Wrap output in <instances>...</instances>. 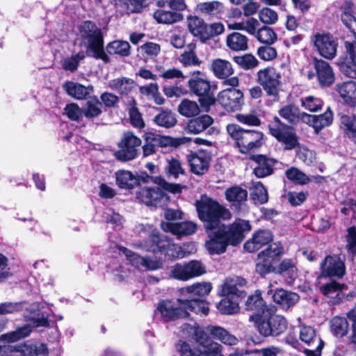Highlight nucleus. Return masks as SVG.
Here are the masks:
<instances>
[{
	"mask_svg": "<svg viewBox=\"0 0 356 356\" xmlns=\"http://www.w3.org/2000/svg\"><path fill=\"white\" fill-rule=\"evenodd\" d=\"M195 207L208 236L205 248L211 255L225 253L229 245L238 246L244 240L245 232L251 230L250 222L243 219L228 225L223 223L222 221L232 218L231 212L206 193L195 201Z\"/></svg>",
	"mask_w": 356,
	"mask_h": 356,
	"instance_id": "nucleus-1",
	"label": "nucleus"
},
{
	"mask_svg": "<svg viewBox=\"0 0 356 356\" xmlns=\"http://www.w3.org/2000/svg\"><path fill=\"white\" fill-rule=\"evenodd\" d=\"M269 134L284 145V150L296 149V156L306 163L310 152L307 147L301 145L296 129L283 122L280 118L274 116L273 121L268 125Z\"/></svg>",
	"mask_w": 356,
	"mask_h": 356,
	"instance_id": "nucleus-2",
	"label": "nucleus"
},
{
	"mask_svg": "<svg viewBox=\"0 0 356 356\" xmlns=\"http://www.w3.org/2000/svg\"><path fill=\"white\" fill-rule=\"evenodd\" d=\"M227 131L240 153L250 154L266 145V138L261 131L244 129L238 124L227 125Z\"/></svg>",
	"mask_w": 356,
	"mask_h": 356,
	"instance_id": "nucleus-3",
	"label": "nucleus"
},
{
	"mask_svg": "<svg viewBox=\"0 0 356 356\" xmlns=\"http://www.w3.org/2000/svg\"><path fill=\"white\" fill-rule=\"evenodd\" d=\"M78 31L82 40L88 41L86 45L88 57L109 63L111 58L104 49L103 32L96 23L91 20H85L79 25Z\"/></svg>",
	"mask_w": 356,
	"mask_h": 356,
	"instance_id": "nucleus-4",
	"label": "nucleus"
},
{
	"mask_svg": "<svg viewBox=\"0 0 356 356\" xmlns=\"http://www.w3.org/2000/svg\"><path fill=\"white\" fill-rule=\"evenodd\" d=\"M252 322L257 332L264 337H277L288 327L287 320L282 315L276 314L274 306L264 314L257 316Z\"/></svg>",
	"mask_w": 356,
	"mask_h": 356,
	"instance_id": "nucleus-5",
	"label": "nucleus"
},
{
	"mask_svg": "<svg viewBox=\"0 0 356 356\" xmlns=\"http://www.w3.org/2000/svg\"><path fill=\"white\" fill-rule=\"evenodd\" d=\"M188 91L197 97L201 108L206 112L215 105L218 84L207 77L191 76L188 81Z\"/></svg>",
	"mask_w": 356,
	"mask_h": 356,
	"instance_id": "nucleus-6",
	"label": "nucleus"
},
{
	"mask_svg": "<svg viewBox=\"0 0 356 356\" xmlns=\"http://www.w3.org/2000/svg\"><path fill=\"white\" fill-rule=\"evenodd\" d=\"M187 27L188 32L202 44L207 43L225 31L222 23L218 22L208 24L197 15L187 17Z\"/></svg>",
	"mask_w": 356,
	"mask_h": 356,
	"instance_id": "nucleus-7",
	"label": "nucleus"
},
{
	"mask_svg": "<svg viewBox=\"0 0 356 356\" xmlns=\"http://www.w3.org/2000/svg\"><path fill=\"white\" fill-rule=\"evenodd\" d=\"M284 254V248L280 242L273 243L267 248L260 252L257 255L255 265V273L262 278L268 274L276 272L274 264L280 260Z\"/></svg>",
	"mask_w": 356,
	"mask_h": 356,
	"instance_id": "nucleus-8",
	"label": "nucleus"
},
{
	"mask_svg": "<svg viewBox=\"0 0 356 356\" xmlns=\"http://www.w3.org/2000/svg\"><path fill=\"white\" fill-rule=\"evenodd\" d=\"M219 294L223 298L217 304L218 311L222 314H233L238 312V300L245 298L246 292L238 289L235 285L224 284Z\"/></svg>",
	"mask_w": 356,
	"mask_h": 356,
	"instance_id": "nucleus-9",
	"label": "nucleus"
},
{
	"mask_svg": "<svg viewBox=\"0 0 356 356\" xmlns=\"http://www.w3.org/2000/svg\"><path fill=\"white\" fill-rule=\"evenodd\" d=\"M281 74L273 66H267L257 72V82L268 97L277 98L282 85Z\"/></svg>",
	"mask_w": 356,
	"mask_h": 356,
	"instance_id": "nucleus-10",
	"label": "nucleus"
},
{
	"mask_svg": "<svg viewBox=\"0 0 356 356\" xmlns=\"http://www.w3.org/2000/svg\"><path fill=\"white\" fill-rule=\"evenodd\" d=\"M316 52L327 60H332L337 56L338 39L330 32L318 31L311 38Z\"/></svg>",
	"mask_w": 356,
	"mask_h": 356,
	"instance_id": "nucleus-11",
	"label": "nucleus"
},
{
	"mask_svg": "<svg viewBox=\"0 0 356 356\" xmlns=\"http://www.w3.org/2000/svg\"><path fill=\"white\" fill-rule=\"evenodd\" d=\"M141 140L131 131H124L121 140L118 143V149L113 154L120 161L127 162L135 159L138 154V147L141 145Z\"/></svg>",
	"mask_w": 356,
	"mask_h": 356,
	"instance_id": "nucleus-12",
	"label": "nucleus"
},
{
	"mask_svg": "<svg viewBox=\"0 0 356 356\" xmlns=\"http://www.w3.org/2000/svg\"><path fill=\"white\" fill-rule=\"evenodd\" d=\"M320 270L318 279L343 278L346 273L344 256L339 254L327 255L320 264Z\"/></svg>",
	"mask_w": 356,
	"mask_h": 356,
	"instance_id": "nucleus-13",
	"label": "nucleus"
},
{
	"mask_svg": "<svg viewBox=\"0 0 356 356\" xmlns=\"http://www.w3.org/2000/svg\"><path fill=\"white\" fill-rule=\"evenodd\" d=\"M216 102L229 113L241 111L245 104L243 92L233 88L224 89L215 96Z\"/></svg>",
	"mask_w": 356,
	"mask_h": 356,
	"instance_id": "nucleus-14",
	"label": "nucleus"
},
{
	"mask_svg": "<svg viewBox=\"0 0 356 356\" xmlns=\"http://www.w3.org/2000/svg\"><path fill=\"white\" fill-rule=\"evenodd\" d=\"M344 51L338 59L339 69L346 75L356 79V42H344Z\"/></svg>",
	"mask_w": 356,
	"mask_h": 356,
	"instance_id": "nucleus-15",
	"label": "nucleus"
},
{
	"mask_svg": "<svg viewBox=\"0 0 356 356\" xmlns=\"http://www.w3.org/2000/svg\"><path fill=\"white\" fill-rule=\"evenodd\" d=\"M198 331H202L205 334V337L212 343H216L214 340L220 341L222 343L233 346L238 344V339L225 328L219 325H209L204 327L199 325L196 326Z\"/></svg>",
	"mask_w": 356,
	"mask_h": 356,
	"instance_id": "nucleus-16",
	"label": "nucleus"
},
{
	"mask_svg": "<svg viewBox=\"0 0 356 356\" xmlns=\"http://www.w3.org/2000/svg\"><path fill=\"white\" fill-rule=\"evenodd\" d=\"M312 64L318 85L321 88L330 87L335 81L334 72L331 65L316 57L312 58Z\"/></svg>",
	"mask_w": 356,
	"mask_h": 356,
	"instance_id": "nucleus-17",
	"label": "nucleus"
},
{
	"mask_svg": "<svg viewBox=\"0 0 356 356\" xmlns=\"http://www.w3.org/2000/svg\"><path fill=\"white\" fill-rule=\"evenodd\" d=\"M250 159L256 164L252 173L257 178H264L274 173V166L277 163L275 159L259 154H252Z\"/></svg>",
	"mask_w": 356,
	"mask_h": 356,
	"instance_id": "nucleus-18",
	"label": "nucleus"
},
{
	"mask_svg": "<svg viewBox=\"0 0 356 356\" xmlns=\"http://www.w3.org/2000/svg\"><path fill=\"white\" fill-rule=\"evenodd\" d=\"M186 159L193 174L203 175L209 170L211 158L206 151L191 152Z\"/></svg>",
	"mask_w": 356,
	"mask_h": 356,
	"instance_id": "nucleus-19",
	"label": "nucleus"
},
{
	"mask_svg": "<svg viewBox=\"0 0 356 356\" xmlns=\"http://www.w3.org/2000/svg\"><path fill=\"white\" fill-rule=\"evenodd\" d=\"M271 307L266 305L262 297L261 291L259 289L248 296L245 303V309L252 312L250 316L251 321L256 320L257 316L262 315L266 311H268Z\"/></svg>",
	"mask_w": 356,
	"mask_h": 356,
	"instance_id": "nucleus-20",
	"label": "nucleus"
},
{
	"mask_svg": "<svg viewBox=\"0 0 356 356\" xmlns=\"http://www.w3.org/2000/svg\"><path fill=\"white\" fill-rule=\"evenodd\" d=\"M273 239V235L270 230L260 229L255 231L252 237L243 244V248L248 252H255L269 244Z\"/></svg>",
	"mask_w": 356,
	"mask_h": 356,
	"instance_id": "nucleus-21",
	"label": "nucleus"
},
{
	"mask_svg": "<svg viewBox=\"0 0 356 356\" xmlns=\"http://www.w3.org/2000/svg\"><path fill=\"white\" fill-rule=\"evenodd\" d=\"M179 305H182L186 311L193 312L197 314L208 315L209 312V303L205 300L188 296H179L177 299Z\"/></svg>",
	"mask_w": 356,
	"mask_h": 356,
	"instance_id": "nucleus-22",
	"label": "nucleus"
},
{
	"mask_svg": "<svg viewBox=\"0 0 356 356\" xmlns=\"http://www.w3.org/2000/svg\"><path fill=\"white\" fill-rule=\"evenodd\" d=\"M165 196L159 187H143L136 193V198L147 206L157 207Z\"/></svg>",
	"mask_w": 356,
	"mask_h": 356,
	"instance_id": "nucleus-23",
	"label": "nucleus"
},
{
	"mask_svg": "<svg viewBox=\"0 0 356 356\" xmlns=\"http://www.w3.org/2000/svg\"><path fill=\"white\" fill-rule=\"evenodd\" d=\"M272 298L273 300L284 310L293 307L300 300V296L297 293L283 288H276Z\"/></svg>",
	"mask_w": 356,
	"mask_h": 356,
	"instance_id": "nucleus-24",
	"label": "nucleus"
},
{
	"mask_svg": "<svg viewBox=\"0 0 356 356\" xmlns=\"http://www.w3.org/2000/svg\"><path fill=\"white\" fill-rule=\"evenodd\" d=\"M157 309L165 322L175 321L179 318H188L190 316L189 312L184 309L182 305H179V307H174L166 304L163 300L159 302Z\"/></svg>",
	"mask_w": 356,
	"mask_h": 356,
	"instance_id": "nucleus-25",
	"label": "nucleus"
},
{
	"mask_svg": "<svg viewBox=\"0 0 356 356\" xmlns=\"http://www.w3.org/2000/svg\"><path fill=\"white\" fill-rule=\"evenodd\" d=\"M145 134L154 145L155 147H172L177 148L186 142L185 137H172L170 136L161 135L153 132H145Z\"/></svg>",
	"mask_w": 356,
	"mask_h": 356,
	"instance_id": "nucleus-26",
	"label": "nucleus"
},
{
	"mask_svg": "<svg viewBox=\"0 0 356 356\" xmlns=\"http://www.w3.org/2000/svg\"><path fill=\"white\" fill-rule=\"evenodd\" d=\"M14 356H45L49 353V349L44 343H26L15 345L13 347Z\"/></svg>",
	"mask_w": 356,
	"mask_h": 356,
	"instance_id": "nucleus-27",
	"label": "nucleus"
},
{
	"mask_svg": "<svg viewBox=\"0 0 356 356\" xmlns=\"http://www.w3.org/2000/svg\"><path fill=\"white\" fill-rule=\"evenodd\" d=\"M149 250L154 253L168 254L172 243L168 237L159 233H152L147 241Z\"/></svg>",
	"mask_w": 356,
	"mask_h": 356,
	"instance_id": "nucleus-28",
	"label": "nucleus"
},
{
	"mask_svg": "<svg viewBox=\"0 0 356 356\" xmlns=\"http://www.w3.org/2000/svg\"><path fill=\"white\" fill-rule=\"evenodd\" d=\"M225 199L232 207L237 211L241 210V206L248 200V191L240 186L235 185L227 188L225 192Z\"/></svg>",
	"mask_w": 356,
	"mask_h": 356,
	"instance_id": "nucleus-29",
	"label": "nucleus"
},
{
	"mask_svg": "<svg viewBox=\"0 0 356 356\" xmlns=\"http://www.w3.org/2000/svg\"><path fill=\"white\" fill-rule=\"evenodd\" d=\"M213 123V119L207 114L189 119L186 123L185 130L188 134H198L205 131Z\"/></svg>",
	"mask_w": 356,
	"mask_h": 356,
	"instance_id": "nucleus-30",
	"label": "nucleus"
},
{
	"mask_svg": "<svg viewBox=\"0 0 356 356\" xmlns=\"http://www.w3.org/2000/svg\"><path fill=\"white\" fill-rule=\"evenodd\" d=\"M155 109L159 111L152 121L158 127L165 129H170L177 124L176 114L169 108L162 107H156Z\"/></svg>",
	"mask_w": 356,
	"mask_h": 356,
	"instance_id": "nucleus-31",
	"label": "nucleus"
},
{
	"mask_svg": "<svg viewBox=\"0 0 356 356\" xmlns=\"http://www.w3.org/2000/svg\"><path fill=\"white\" fill-rule=\"evenodd\" d=\"M337 91L344 103L350 107H356V82L348 81L337 86Z\"/></svg>",
	"mask_w": 356,
	"mask_h": 356,
	"instance_id": "nucleus-32",
	"label": "nucleus"
},
{
	"mask_svg": "<svg viewBox=\"0 0 356 356\" xmlns=\"http://www.w3.org/2000/svg\"><path fill=\"white\" fill-rule=\"evenodd\" d=\"M131 45L125 40H114L107 43L104 49L107 55L116 56L120 58L129 57L131 54Z\"/></svg>",
	"mask_w": 356,
	"mask_h": 356,
	"instance_id": "nucleus-33",
	"label": "nucleus"
},
{
	"mask_svg": "<svg viewBox=\"0 0 356 356\" xmlns=\"http://www.w3.org/2000/svg\"><path fill=\"white\" fill-rule=\"evenodd\" d=\"M116 185L120 189L132 190L138 186V179L131 171L118 170L115 172Z\"/></svg>",
	"mask_w": 356,
	"mask_h": 356,
	"instance_id": "nucleus-34",
	"label": "nucleus"
},
{
	"mask_svg": "<svg viewBox=\"0 0 356 356\" xmlns=\"http://www.w3.org/2000/svg\"><path fill=\"white\" fill-rule=\"evenodd\" d=\"M212 286L210 282H197L191 286L179 289V296H188L203 299L209 295Z\"/></svg>",
	"mask_w": 356,
	"mask_h": 356,
	"instance_id": "nucleus-35",
	"label": "nucleus"
},
{
	"mask_svg": "<svg viewBox=\"0 0 356 356\" xmlns=\"http://www.w3.org/2000/svg\"><path fill=\"white\" fill-rule=\"evenodd\" d=\"M210 70L213 75L219 79H227L234 72L232 63L222 58L213 59Z\"/></svg>",
	"mask_w": 356,
	"mask_h": 356,
	"instance_id": "nucleus-36",
	"label": "nucleus"
},
{
	"mask_svg": "<svg viewBox=\"0 0 356 356\" xmlns=\"http://www.w3.org/2000/svg\"><path fill=\"white\" fill-rule=\"evenodd\" d=\"M355 4L352 0H346L339 8L343 24L352 33L356 29V17L354 15Z\"/></svg>",
	"mask_w": 356,
	"mask_h": 356,
	"instance_id": "nucleus-37",
	"label": "nucleus"
},
{
	"mask_svg": "<svg viewBox=\"0 0 356 356\" xmlns=\"http://www.w3.org/2000/svg\"><path fill=\"white\" fill-rule=\"evenodd\" d=\"M63 88L68 95L76 99H84L93 91L92 86H85L79 83L72 81L65 83Z\"/></svg>",
	"mask_w": 356,
	"mask_h": 356,
	"instance_id": "nucleus-38",
	"label": "nucleus"
},
{
	"mask_svg": "<svg viewBox=\"0 0 356 356\" xmlns=\"http://www.w3.org/2000/svg\"><path fill=\"white\" fill-rule=\"evenodd\" d=\"M116 7L131 13H140L153 0H113Z\"/></svg>",
	"mask_w": 356,
	"mask_h": 356,
	"instance_id": "nucleus-39",
	"label": "nucleus"
},
{
	"mask_svg": "<svg viewBox=\"0 0 356 356\" xmlns=\"http://www.w3.org/2000/svg\"><path fill=\"white\" fill-rule=\"evenodd\" d=\"M226 44L234 51H245L248 49V38L241 33L233 32L227 35Z\"/></svg>",
	"mask_w": 356,
	"mask_h": 356,
	"instance_id": "nucleus-40",
	"label": "nucleus"
},
{
	"mask_svg": "<svg viewBox=\"0 0 356 356\" xmlns=\"http://www.w3.org/2000/svg\"><path fill=\"white\" fill-rule=\"evenodd\" d=\"M340 129L348 138L356 139V115L343 114L340 117Z\"/></svg>",
	"mask_w": 356,
	"mask_h": 356,
	"instance_id": "nucleus-41",
	"label": "nucleus"
},
{
	"mask_svg": "<svg viewBox=\"0 0 356 356\" xmlns=\"http://www.w3.org/2000/svg\"><path fill=\"white\" fill-rule=\"evenodd\" d=\"M153 17L159 24H172L181 21L183 19V15L181 13L163 9L156 10L154 13Z\"/></svg>",
	"mask_w": 356,
	"mask_h": 356,
	"instance_id": "nucleus-42",
	"label": "nucleus"
},
{
	"mask_svg": "<svg viewBox=\"0 0 356 356\" xmlns=\"http://www.w3.org/2000/svg\"><path fill=\"white\" fill-rule=\"evenodd\" d=\"M33 328L30 325L18 327L15 331L8 332L0 336V340L8 343L16 342L30 335Z\"/></svg>",
	"mask_w": 356,
	"mask_h": 356,
	"instance_id": "nucleus-43",
	"label": "nucleus"
},
{
	"mask_svg": "<svg viewBox=\"0 0 356 356\" xmlns=\"http://www.w3.org/2000/svg\"><path fill=\"white\" fill-rule=\"evenodd\" d=\"M22 302H5L0 303V332L6 327L8 319L6 314H13L22 310Z\"/></svg>",
	"mask_w": 356,
	"mask_h": 356,
	"instance_id": "nucleus-44",
	"label": "nucleus"
},
{
	"mask_svg": "<svg viewBox=\"0 0 356 356\" xmlns=\"http://www.w3.org/2000/svg\"><path fill=\"white\" fill-rule=\"evenodd\" d=\"M135 82L127 77H120L112 79L109 82V87L117 90L120 94L127 95L133 90Z\"/></svg>",
	"mask_w": 356,
	"mask_h": 356,
	"instance_id": "nucleus-45",
	"label": "nucleus"
},
{
	"mask_svg": "<svg viewBox=\"0 0 356 356\" xmlns=\"http://www.w3.org/2000/svg\"><path fill=\"white\" fill-rule=\"evenodd\" d=\"M331 331L334 336L343 337L346 336L349 330V324L344 317L334 316L330 321Z\"/></svg>",
	"mask_w": 356,
	"mask_h": 356,
	"instance_id": "nucleus-46",
	"label": "nucleus"
},
{
	"mask_svg": "<svg viewBox=\"0 0 356 356\" xmlns=\"http://www.w3.org/2000/svg\"><path fill=\"white\" fill-rule=\"evenodd\" d=\"M102 103L96 96L86 102L83 108V115L87 119H93L99 117L102 113V110L99 107Z\"/></svg>",
	"mask_w": 356,
	"mask_h": 356,
	"instance_id": "nucleus-47",
	"label": "nucleus"
},
{
	"mask_svg": "<svg viewBox=\"0 0 356 356\" xmlns=\"http://www.w3.org/2000/svg\"><path fill=\"white\" fill-rule=\"evenodd\" d=\"M197 230V225L191 221H184L170 224V231L179 236H189Z\"/></svg>",
	"mask_w": 356,
	"mask_h": 356,
	"instance_id": "nucleus-48",
	"label": "nucleus"
},
{
	"mask_svg": "<svg viewBox=\"0 0 356 356\" xmlns=\"http://www.w3.org/2000/svg\"><path fill=\"white\" fill-rule=\"evenodd\" d=\"M333 112L329 106L323 113L315 115L316 119L313 124L315 134H319L324 127L330 126L333 122Z\"/></svg>",
	"mask_w": 356,
	"mask_h": 356,
	"instance_id": "nucleus-49",
	"label": "nucleus"
},
{
	"mask_svg": "<svg viewBox=\"0 0 356 356\" xmlns=\"http://www.w3.org/2000/svg\"><path fill=\"white\" fill-rule=\"evenodd\" d=\"M165 172L168 177H173L174 179L179 178V175H186L181 161L175 157L168 160V164L165 167Z\"/></svg>",
	"mask_w": 356,
	"mask_h": 356,
	"instance_id": "nucleus-50",
	"label": "nucleus"
},
{
	"mask_svg": "<svg viewBox=\"0 0 356 356\" xmlns=\"http://www.w3.org/2000/svg\"><path fill=\"white\" fill-rule=\"evenodd\" d=\"M200 105L195 101L188 99H183L178 106L179 113L185 117H195L200 112Z\"/></svg>",
	"mask_w": 356,
	"mask_h": 356,
	"instance_id": "nucleus-51",
	"label": "nucleus"
},
{
	"mask_svg": "<svg viewBox=\"0 0 356 356\" xmlns=\"http://www.w3.org/2000/svg\"><path fill=\"white\" fill-rule=\"evenodd\" d=\"M239 68L244 70H250L259 65V60L252 54H245L242 56H234L232 58Z\"/></svg>",
	"mask_w": 356,
	"mask_h": 356,
	"instance_id": "nucleus-52",
	"label": "nucleus"
},
{
	"mask_svg": "<svg viewBox=\"0 0 356 356\" xmlns=\"http://www.w3.org/2000/svg\"><path fill=\"white\" fill-rule=\"evenodd\" d=\"M86 56L88 57L87 50L86 51L81 50L74 55L65 58L62 63L63 69L71 72L76 71L80 61L83 60Z\"/></svg>",
	"mask_w": 356,
	"mask_h": 356,
	"instance_id": "nucleus-53",
	"label": "nucleus"
},
{
	"mask_svg": "<svg viewBox=\"0 0 356 356\" xmlns=\"http://www.w3.org/2000/svg\"><path fill=\"white\" fill-rule=\"evenodd\" d=\"M256 38L260 42L271 45L276 42L277 35L273 28L264 25L258 29Z\"/></svg>",
	"mask_w": 356,
	"mask_h": 356,
	"instance_id": "nucleus-54",
	"label": "nucleus"
},
{
	"mask_svg": "<svg viewBox=\"0 0 356 356\" xmlns=\"http://www.w3.org/2000/svg\"><path fill=\"white\" fill-rule=\"evenodd\" d=\"M286 178L298 185H306L309 183L311 179L302 171L296 167H291L285 171Z\"/></svg>",
	"mask_w": 356,
	"mask_h": 356,
	"instance_id": "nucleus-55",
	"label": "nucleus"
},
{
	"mask_svg": "<svg viewBox=\"0 0 356 356\" xmlns=\"http://www.w3.org/2000/svg\"><path fill=\"white\" fill-rule=\"evenodd\" d=\"M347 286L345 284H341L335 280L332 281L330 283L323 284L320 287V291L325 296L331 298L334 297V294H336L334 298H337L340 296V293L343 289H346Z\"/></svg>",
	"mask_w": 356,
	"mask_h": 356,
	"instance_id": "nucleus-56",
	"label": "nucleus"
},
{
	"mask_svg": "<svg viewBox=\"0 0 356 356\" xmlns=\"http://www.w3.org/2000/svg\"><path fill=\"white\" fill-rule=\"evenodd\" d=\"M278 114L289 124H296L298 115H299V108L293 104H287L279 109Z\"/></svg>",
	"mask_w": 356,
	"mask_h": 356,
	"instance_id": "nucleus-57",
	"label": "nucleus"
},
{
	"mask_svg": "<svg viewBox=\"0 0 356 356\" xmlns=\"http://www.w3.org/2000/svg\"><path fill=\"white\" fill-rule=\"evenodd\" d=\"M170 276L177 280L187 281L191 280L186 263H177L172 266L170 270Z\"/></svg>",
	"mask_w": 356,
	"mask_h": 356,
	"instance_id": "nucleus-58",
	"label": "nucleus"
},
{
	"mask_svg": "<svg viewBox=\"0 0 356 356\" xmlns=\"http://www.w3.org/2000/svg\"><path fill=\"white\" fill-rule=\"evenodd\" d=\"M185 263L191 279L201 276L207 273L206 267L201 261L194 259Z\"/></svg>",
	"mask_w": 356,
	"mask_h": 356,
	"instance_id": "nucleus-59",
	"label": "nucleus"
},
{
	"mask_svg": "<svg viewBox=\"0 0 356 356\" xmlns=\"http://www.w3.org/2000/svg\"><path fill=\"white\" fill-rule=\"evenodd\" d=\"M296 268L292 259H284L279 264L275 273L282 274L284 272H287L291 280L293 281L296 276Z\"/></svg>",
	"mask_w": 356,
	"mask_h": 356,
	"instance_id": "nucleus-60",
	"label": "nucleus"
},
{
	"mask_svg": "<svg viewBox=\"0 0 356 356\" xmlns=\"http://www.w3.org/2000/svg\"><path fill=\"white\" fill-rule=\"evenodd\" d=\"M259 19L265 25L274 24L278 20V15L274 10L265 7L259 10Z\"/></svg>",
	"mask_w": 356,
	"mask_h": 356,
	"instance_id": "nucleus-61",
	"label": "nucleus"
},
{
	"mask_svg": "<svg viewBox=\"0 0 356 356\" xmlns=\"http://www.w3.org/2000/svg\"><path fill=\"white\" fill-rule=\"evenodd\" d=\"M64 111V113L72 121L79 122L83 116V108L79 107V106L76 103L67 104L65 106Z\"/></svg>",
	"mask_w": 356,
	"mask_h": 356,
	"instance_id": "nucleus-62",
	"label": "nucleus"
},
{
	"mask_svg": "<svg viewBox=\"0 0 356 356\" xmlns=\"http://www.w3.org/2000/svg\"><path fill=\"white\" fill-rule=\"evenodd\" d=\"M179 60L184 67L200 66L202 63L196 52L193 51H184L180 54Z\"/></svg>",
	"mask_w": 356,
	"mask_h": 356,
	"instance_id": "nucleus-63",
	"label": "nucleus"
},
{
	"mask_svg": "<svg viewBox=\"0 0 356 356\" xmlns=\"http://www.w3.org/2000/svg\"><path fill=\"white\" fill-rule=\"evenodd\" d=\"M300 339L302 341L308 345L318 342V337L316 334V330L311 326H304L300 328Z\"/></svg>",
	"mask_w": 356,
	"mask_h": 356,
	"instance_id": "nucleus-64",
	"label": "nucleus"
}]
</instances>
